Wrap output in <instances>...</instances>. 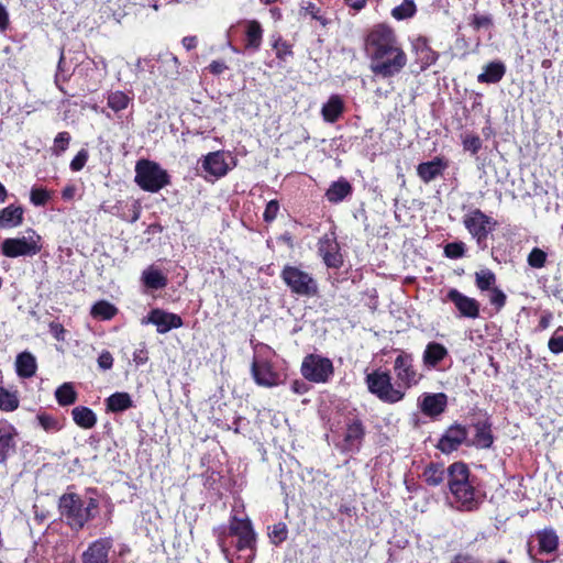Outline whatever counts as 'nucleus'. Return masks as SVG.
Masks as SVG:
<instances>
[{
  "mask_svg": "<svg viewBox=\"0 0 563 563\" xmlns=\"http://www.w3.org/2000/svg\"><path fill=\"white\" fill-rule=\"evenodd\" d=\"M423 478L430 486H439L448 478L450 492L459 510H475L481 503V494L470 477V470L462 462L451 464L448 470L443 464H430L423 472Z\"/></svg>",
  "mask_w": 563,
  "mask_h": 563,
  "instance_id": "nucleus-1",
  "label": "nucleus"
},
{
  "mask_svg": "<svg viewBox=\"0 0 563 563\" xmlns=\"http://www.w3.org/2000/svg\"><path fill=\"white\" fill-rule=\"evenodd\" d=\"M366 45L371 56V70L376 76L393 77L407 64V56L399 46L394 31L384 24L371 31Z\"/></svg>",
  "mask_w": 563,
  "mask_h": 563,
  "instance_id": "nucleus-2",
  "label": "nucleus"
},
{
  "mask_svg": "<svg viewBox=\"0 0 563 563\" xmlns=\"http://www.w3.org/2000/svg\"><path fill=\"white\" fill-rule=\"evenodd\" d=\"M99 503L96 498H82L75 493H66L59 497L58 509L62 519L75 531L81 530L98 512Z\"/></svg>",
  "mask_w": 563,
  "mask_h": 563,
  "instance_id": "nucleus-3",
  "label": "nucleus"
},
{
  "mask_svg": "<svg viewBox=\"0 0 563 563\" xmlns=\"http://www.w3.org/2000/svg\"><path fill=\"white\" fill-rule=\"evenodd\" d=\"M367 389L385 404H397L405 398V390L391 382L390 373L375 369L365 377Z\"/></svg>",
  "mask_w": 563,
  "mask_h": 563,
  "instance_id": "nucleus-4",
  "label": "nucleus"
},
{
  "mask_svg": "<svg viewBox=\"0 0 563 563\" xmlns=\"http://www.w3.org/2000/svg\"><path fill=\"white\" fill-rule=\"evenodd\" d=\"M280 278L299 297L311 298L318 294L319 287L313 276L298 266L285 265Z\"/></svg>",
  "mask_w": 563,
  "mask_h": 563,
  "instance_id": "nucleus-5",
  "label": "nucleus"
},
{
  "mask_svg": "<svg viewBox=\"0 0 563 563\" xmlns=\"http://www.w3.org/2000/svg\"><path fill=\"white\" fill-rule=\"evenodd\" d=\"M135 183L145 191L157 192L169 183V176L157 163L142 159L135 166Z\"/></svg>",
  "mask_w": 563,
  "mask_h": 563,
  "instance_id": "nucleus-6",
  "label": "nucleus"
},
{
  "mask_svg": "<svg viewBox=\"0 0 563 563\" xmlns=\"http://www.w3.org/2000/svg\"><path fill=\"white\" fill-rule=\"evenodd\" d=\"M394 373L396 385L405 393L417 386L422 379V374L415 366V358L411 353L400 351L394 361Z\"/></svg>",
  "mask_w": 563,
  "mask_h": 563,
  "instance_id": "nucleus-7",
  "label": "nucleus"
},
{
  "mask_svg": "<svg viewBox=\"0 0 563 563\" xmlns=\"http://www.w3.org/2000/svg\"><path fill=\"white\" fill-rule=\"evenodd\" d=\"M463 224L478 246H482L495 229L496 221L482 210L472 209L463 216Z\"/></svg>",
  "mask_w": 563,
  "mask_h": 563,
  "instance_id": "nucleus-8",
  "label": "nucleus"
},
{
  "mask_svg": "<svg viewBox=\"0 0 563 563\" xmlns=\"http://www.w3.org/2000/svg\"><path fill=\"white\" fill-rule=\"evenodd\" d=\"M302 376L313 383H327L333 375V364L318 354L307 355L301 364Z\"/></svg>",
  "mask_w": 563,
  "mask_h": 563,
  "instance_id": "nucleus-9",
  "label": "nucleus"
},
{
  "mask_svg": "<svg viewBox=\"0 0 563 563\" xmlns=\"http://www.w3.org/2000/svg\"><path fill=\"white\" fill-rule=\"evenodd\" d=\"M40 236L34 231L27 236L8 238L1 244L2 254L7 257L32 256L40 251Z\"/></svg>",
  "mask_w": 563,
  "mask_h": 563,
  "instance_id": "nucleus-10",
  "label": "nucleus"
},
{
  "mask_svg": "<svg viewBox=\"0 0 563 563\" xmlns=\"http://www.w3.org/2000/svg\"><path fill=\"white\" fill-rule=\"evenodd\" d=\"M318 252L328 267L339 268L342 266L343 257L334 232L327 233L319 240Z\"/></svg>",
  "mask_w": 563,
  "mask_h": 563,
  "instance_id": "nucleus-11",
  "label": "nucleus"
},
{
  "mask_svg": "<svg viewBox=\"0 0 563 563\" xmlns=\"http://www.w3.org/2000/svg\"><path fill=\"white\" fill-rule=\"evenodd\" d=\"M141 323L156 325V330L161 334L167 333L172 329H178L184 324L180 316L158 308L152 309L147 317L142 319Z\"/></svg>",
  "mask_w": 563,
  "mask_h": 563,
  "instance_id": "nucleus-12",
  "label": "nucleus"
},
{
  "mask_svg": "<svg viewBox=\"0 0 563 563\" xmlns=\"http://www.w3.org/2000/svg\"><path fill=\"white\" fill-rule=\"evenodd\" d=\"M228 159L232 162V157H230L225 152H211L203 157L201 167L209 176L218 179L225 176L231 169Z\"/></svg>",
  "mask_w": 563,
  "mask_h": 563,
  "instance_id": "nucleus-13",
  "label": "nucleus"
},
{
  "mask_svg": "<svg viewBox=\"0 0 563 563\" xmlns=\"http://www.w3.org/2000/svg\"><path fill=\"white\" fill-rule=\"evenodd\" d=\"M365 437V428L362 421L353 418L346 422V429L341 450L345 453H357Z\"/></svg>",
  "mask_w": 563,
  "mask_h": 563,
  "instance_id": "nucleus-14",
  "label": "nucleus"
},
{
  "mask_svg": "<svg viewBox=\"0 0 563 563\" xmlns=\"http://www.w3.org/2000/svg\"><path fill=\"white\" fill-rule=\"evenodd\" d=\"M251 373L253 379L258 386L263 387H274L279 384V374L274 371L272 364L265 360L254 358Z\"/></svg>",
  "mask_w": 563,
  "mask_h": 563,
  "instance_id": "nucleus-15",
  "label": "nucleus"
},
{
  "mask_svg": "<svg viewBox=\"0 0 563 563\" xmlns=\"http://www.w3.org/2000/svg\"><path fill=\"white\" fill-rule=\"evenodd\" d=\"M446 298L454 303L461 317L476 319L479 316V303L476 299L467 297L455 288L448 291Z\"/></svg>",
  "mask_w": 563,
  "mask_h": 563,
  "instance_id": "nucleus-16",
  "label": "nucleus"
},
{
  "mask_svg": "<svg viewBox=\"0 0 563 563\" xmlns=\"http://www.w3.org/2000/svg\"><path fill=\"white\" fill-rule=\"evenodd\" d=\"M467 430L461 424L451 426L445 433L441 437L438 443V449L449 454L455 450L466 440Z\"/></svg>",
  "mask_w": 563,
  "mask_h": 563,
  "instance_id": "nucleus-17",
  "label": "nucleus"
},
{
  "mask_svg": "<svg viewBox=\"0 0 563 563\" xmlns=\"http://www.w3.org/2000/svg\"><path fill=\"white\" fill-rule=\"evenodd\" d=\"M111 538L96 540L82 554V563H109V551L112 548Z\"/></svg>",
  "mask_w": 563,
  "mask_h": 563,
  "instance_id": "nucleus-18",
  "label": "nucleus"
},
{
  "mask_svg": "<svg viewBox=\"0 0 563 563\" xmlns=\"http://www.w3.org/2000/svg\"><path fill=\"white\" fill-rule=\"evenodd\" d=\"M446 399V395L442 393H426L419 398V408L423 415L428 417H437L445 410Z\"/></svg>",
  "mask_w": 563,
  "mask_h": 563,
  "instance_id": "nucleus-19",
  "label": "nucleus"
},
{
  "mask_svg": "<svg viewBox=\"0 0 563 563\" xmlns=\"http://www.w3.org/2000/svg\"><path fill=\"white\" fill-rule=\"evenodd\" d=\"M18 432L10 423L0 424V463H4L7 459L15 452V438Z\"/></svg>",
  "mask_w": 563,
  "mask_h": 563,
  "instance_id": "nucleus-20",
  "label": "nucleus"
},
{
  "mask_svg": "<svg viewBox=\"0 0 563 563\" xmlns=\"http://www.w3.org/2000/svg\"><path fill=\"white\" fill-rule=\"evenodd\" d=\"M449 355L448 349L439 342H429L422 353L423 366L428 369L438 368L439 364Z\"/></svg>",
  "mask_w": 563,
  "mask_h": 563,
  "instance_id": "nucleus-21",
  "label": "nucleus"
},
{
  "mask_svg": "<svg viewBox=\"0 0 563 563\" xmlns=\"http://www.w3.org/2000/svg\"><path fill=\"white\" fill-rule=\"evenodd\" d=\"M353 188L351 184L343 177L333 181L325 191V198L331 203H340L346 197L351 196Z\"/></svg>",
  "mask_w": 563,
  "mask_h": 563,
  "instance_id": "nucleus-22",
  "label": "nucleus"
},
{
  "mask_svg": "<svg viewBox=\"0 0 563 563\" xmlns=\"http://www.w3.org/2000/svg\"><path fill=\"white\" fill-rule=\"evenodd\" d=\"M506 73V66L503 62H490L484 66L483 73L477 76V81L481 84H497Z\"/></svg>",
  "mask_w": 563,
  "mask_h": 563,
  "instance_id": "nucleus-23",
  "label": "nucleus"
},
{
  "mask_svg": "<svg viewBox=\"0 0 563 563\" xmlns=\"http://www.w3.org/2000/svg\"><path fill=\"white\" fill-rule=\"evenodd\" d=\"M473 427L475 429V435L472 444L481 449L490 448L494 442V438L490 430L492 426L488 420H478L473 424Z\"/></svg>",
  "mask_w": 563,
  "mask_h": 563,
  "instance_id": "nucleus-24",
  "label": "nucleus"
},
{
  "mask_svg": "<svg viewBox=\"0 0 563 563\" xmlns=\"http://www.w3.org/2000/svg\"><path fill=\"white\" fill-rule=\"evenodd\" d=\"M445 164L440 158H434L429 162H424L418 165L417 173L418 176L424 181L430 183L434 180L437 177L442 175L445 169Z\"/></svg>",
  "mask_w": 563,
  "mask_h": 563,
  "instance_id": "nucleus-25",
  "label": "nucleus"
},
{
  "mask_svg": "<svg viewBox=\"0 0 563 563\" xmlns=\"http://www.w3.org/2000/svg\"><path fill=\"white\" fill-rule=\"evenodd\" d=\"M23 208L10 205L0 210V228L12 229L19 227L23 222Z\"/></svg>",
  "mask_w": 563,
  "mask_h": 563,
  "instance_id": "nucleus-26",
  "label": "nucleus"
},
{
  "mask_svg": "<svg viewBox=\"0 0 563 563\" xmlns=\"http://www.w3.org/2000/svg\"><path fill=\"white\" fill-rule=\"evenodd\" d=\"M37 368L36 358L30 352H22L16 356L15 369L18 376L30 378L35 375Z\"/></svg>",
  "mask_w": 563,
  "mask_h": 563,
  "instance_id": "nucleus-27",
  "label": "nucleus"
},
{
  "mask_svg": "<svg viewBox=\"0 0 563 563\" xmlns=\"http://www.w3.org/2000/svg\"><path fill=\"white\" fill-rule=\"evenodd\" d=\"M245 48L254 52L258 51L263 38V29L260 22L255 20L245 21Z\"/></svg>",
  "mask_w": 563,
  "mask_h": 563,
  "instance_id": "nucleus-28",
  "label": "nucleus"
},
{
  "mask_svg": "<svg viewBox=\"0 0 563 563\" xmlns=\"http://www.w3.org/2000/svg\"><path fill=\"white\" fill-rule=\"evenodd\" d=\"M141 280L148 289L158 290L167 285V278L153 265L143 271Z\"/></svg>",
  "mask_w": 563,
  "mask_h": 563,
  "instance_id": "nucleus-29",
  "label": "nucleus"
},
{
  "mask_svg": "<svg viewBox=\"0 0 563 563\" xmlns=\"http://www.w3.org/2000/svg\"><path fill=\"white\" fill-rule=\"evenodd\" d=\"M106 407L111 412H123L134 407V404L128 393L117 391L106 399Z\"/></svg>",
  "mask_w": 563,
  "mask_h": 563,
  "instance_id": "nucleus-30",
  "label": "nucleus"
},
{
  "mask_svg": "<svg viewBox=\"0 0 563 563\" xmlns=\"http://www.w3.org/2000/svg\"><path fill=\"white\" fill-rule=\"evenodd\" d=\"M538 547L540 553L550 554L558 550L559 537L553 529H544L537 532Z\"/></svg>",
  "mask_w": 563,
  "mask_h": 563,
  "instance_id": "nucleus-31",
  "label": "nucleus"
},
{
  "mask_svg": "<svg viewBox=\"0 0 563 563\" xmlns=\"http://www.w3.org/2000/svg\"><path fill=\"white\" fill-rule=\"evenodd\" d=\"M344 109L343 100L338 95H332L323 104L321 114L324 121L333 123L342 114Z\"/></svg>",
  "mask_w": 563,
  "mask_h": 563,
  "instance_id": "nucleus-32",
  "label": "nucleus"
},
{
  "mask_svg": "<svg viewBox=\"0 0 563 563\" xmlns=\"http://www.w3.org/2000/svg\"><path fill=\"white\" fill-rule=\"evenodd\" d=\"M413 47L422 70L437 62L438 54L428 46L424 38H418Z\"/></svg>",
  "mask_w": 563,
  "mask_h": 563,
  "instance_id": "nucleus-33",
  "label": "nucleus"
},
{
  "mask_svg": "<svg viewBox=\"0 0 563 563\" xmlns=\"http://www.w3.org/2000/svg\"><path fill=\"white\" fill-rule=\"evenodd\" d=\"M74 422L82 429H91L97 423L96 413L88 407L78 406L71 410Z\"/></svg>",
  "mask_w": 563,
  "mask_h": 563,
  "instance_id": "nucleus-34",
  "label": "nucleus"
},
{
  "mask_svg": "<svg viewBox=\"0 0 563 563\" xmlns=\"http://www.w3.org/2000/svg\"><path fill=\"white\" fill-rule=\"evenodd\" d=\"M55 398L58 405L65 407L73 405L77 400V393L71 383H64L56 389Z\"/></svg>",
  "mask_w": 563,
  "mask_h": 563,
  "instance_id": "nucleus-35",
  "label": "nucleus"
},
{
  "mask_svg": "<svg viewBox=\"0 0 563 563\" xmlns=\"http://www.w3.org/2000/svg\"><path fill=\"white\" fill-rule=\"evenodd\" d=\"M130 102L131 98L120 90L110 91L107 97L108 107L117 113L126 109Z\"/></svg>",
  "mask_w": 563,
  "mask_h": 563,
  "instance_id": "nucleus-36",
  "label": "nucleus"
},
{
  "mask_svg": "<svg viewBox=\"0 0 563 563\" xmlns=\"http://www.w3.org/2000/svg\"><path fill=\"white\" fill-rule=\"evenodd\" d=\"M117 312L118 309L106 300L96 302L91 308L92 317L99 318L101 320H110L117 314Z\"/></svg>",
  "mask_w": 563,
  "mask_h": 563,
  "instance_id": "nucleus-37",
  "label": "nucleus"
},
{
  "mask_svg": "<svg viewBox=\"0 0 563 563\" xmlns=\"http://www.w3.org/2000/svg\"><path fill=\"white\" fill-rule=\"evenodd\" d=\"M19 398L15 391H10L4 387H0V409L11 412L19 407Z\"/></svg>",
  "mask_w": 563,
  "mask_h": 563,
  "instance_id": "nucleus-38",
  "label": "nucleus"
},
{
  "mask_svg": "<svg viewBox=\"0 0 563 563\" xmlns=\"http://www.w3.org/2000/svg\"><path fill=\"white\" fill-rule=\"evenodd\" d=\"M475 283L479 290H490L495 288L496 276L490 269H482L475 273Z\"/></svg>",
  "mask_w": 563,
  "mask_h": 563,
  "instance_id": "nucleus-39",
  "label": "nucleus"
},
{
  "mask_svg": "<svg viewBox=\"0 0 563 563\" xmlns=\"http://www.w3.org/2000/svg\"><path fill=\"white\" fill-rule=\"evenodd\" d=\"M417 8L413 0H404L399 5L393 9L391 15L400 21L413 16Z\"/></svg>",
  "mask_w": 563,
  "mask_h": 563,
  "instance_id": "nucleus-40",
  "label": "nucleus"
},
{
  "mask_svg": "<svg viewBox=\"0 0 563 563\" xmlns=\"http://www.w3.org/2000/svg\"><path fill=\"white\" fill-rule=\"evenodd\" d=\"M272 46L276 53V57L283 62H286L288 57L292 56L290 44L284 41L279 35L274 37Z\"/></svg>",
  "mask_w": 563,
  "mask_h": 563,
  "instance_id": "nucleus-41",
  "label": "nucleus"
},
{
  "mask_svg": "<svg viewBox=\"0 0 563 563\" xmlns=\"http://www.w3.org/2000/svg\"><path fill=\"white\" fill-rule=\"evenodd\" d=\"M52 192L43 187H32L30 200L35 207H43L51 199Z\"/></svg>",
  "mask_w": 563,
  "mask_h": 563,
  "instance_id": "nucleus-42",
  "label": "nucleus"
},
{
  "mask_svg": "<svg viewBox=\"0 0 563 563\" xmlns=\"http://www.w3.org/2000/svg\"><path fill=\"white\" fill-rule=\"evenodd\" d=\"M70 134L66 131L59 132L55 139L54 144L52 146V153L56 156L62 155L67 148L70 143Z\"/></svg>",
  "mask_w": 563,
  "mask_h": 563,
  "instance_id": "nucleus-43",
  "label": "nucleus"
},
{
  "mask_svg": "<svg viewBox=\"0 0 563 563\" xmlns=\"http://www.w3.org/2000/svg\"><path fill=\"white\" fill-rule=\"evenodd\" d=\"M466 245L462 241L451 242L444 246V255L452 260H457L464 256Z\"/></svg>",
  "mask_w": 563,
  "mask_h": 563,
  "instance_id": "nucleus-44",
  "label": "nucleus"
},
{
  "mask_svg": "<svg viewBox=\"0 0 563 563\" xmlns=\"http://www.w3.org/2000/svg\"><path fill=\"white\" fill-rule=\"evenodd\" d=\"M547 257L548 255L543 250L533 247L527 257V262L532 268H542L545 265Z\"/></svg>",
  "mask_w": 563,
  "mask_h": 563,
  "instance_id": "nucleus-45",
  "label": "nucleus"
},
{
  "mask_svg": "<svg viewBox=\"0 0 563 563\" xmlns=\"http://www.w3.org/2000/svg\"><path fill=\"white\" fill-rule=\"evenodd\" d=\"M36 419L46 432H56L60 429L58 420L51 415L40 413Z\"/></svg>",
  "mask_w": 563,
  "mask_h": 563,
  "instance_id": "nucleus-46",
  "label": "nucleus"
},
{
  "mask_svg": "<svg viewBox=\"0 0 563 563\" xmlns=\"http://www.w3.org/2000/svg\"><path fill=\"white\" fill-rule=\"evenodd\" d=\"M462 143L464 150L471 152L473 155L477 154L482 148V140L474 134L464 135Z\"/></svg>",
  "mask_w": 563,
  "mask_h": 563,
  "instance_id": "nucleus-47",
  "label": "nucleus"
},
{
  "mask_svg": "<svg viewBox=\"0 0 563 563\" xmlns=\"http://www.w3.org/2000/svg\"><path fill=\"white\" fill-rule=\"evenodd\" d=\"M470 24L475 31H478L481 29H487V27L492 26L493 20H492V16L488 14H486V15L473 14L471 16Z\"/></svg>",
  "mask_w": 563,
  "mask_h": 563,
  "instance_id": "nucleus-48",
  "label": "nucleus"
},
{
  "mask_svg": "<svg viewBox=\"0 0 563 563\" xmlns=\"http://www.w3.org/2000/svg\"><path fill=\"white\" fill-rule=\"evenodd\" d=\"M278 212L279 202L275 199L268 201L263 213L264 221L267 223L273 222L277 218Z\"/></svg>",
  "mask_w": 563,
  "mask_h": 563,
  "instance_id": "nucleus-49",
  "label": "nucleus"
},
{
  "mask_svg": "<svg viewBox=\"0 0 563 563\" xmlns=\"http://www.w3.org/2000/svg\"><path fill=\"white\" fill-rule=\"evenodd\" d=\"M489 302L495 306L496 310H500L506 303V295L499 288L489 290Z\"/></svg>",
  "mask_w": 563,
  "mask_h": 563,
  "instance_id": "nucleus-50",
  "label": "nucleus"
},
{
  "mask_svg": "<svg viewBox=\"0 0 563 563\" xmlns=\"http://www.w3.org/2000/svg\"><path fill=\"white\" fill-rule=\"evenodd\" d=\"M301 11L305 14L311 15L312 19L319 21L322 25L328 23L327 19L319 14L320 9L312 2H307L305 5H302Z\"/></svg>",
  "mask_w": 563,
  "mask_h": 563,
  "instance_id": "nucleus-51",
  "label": "nucleus"
},
{
  "mask_svg": "<svg viewBox=\"0 0 563 563\" xmlns=\"http://www.w3.org/2000/svg\"><path fill=\"white\" fill-rule=\"evenodd\" d=\"M271 539L275 544H279L287 538V528L284 523H277L273 527V530L269 534Z\"/></svg>",
  "mask_w": 563,
  "mask_h": 563,
  "instance_id": "nucleus-52",
  "label": "nucleus"
},
{
  "mask_svg": "<svg viewBox=\"0 0 563 563\" xmlns=\"http://www.w3.org/2000/svg\"><path fill=\"white\" fill-rule=\"evenodd\" d=\"M88 159V152L86 150H80L77 155L70 162V169L73 172H79L84 168Z\"/></svg>",
  "mask_w": 563,
  "mask_h": 563,
  "instance_id": "nucleus-53",
  "label": "nucleus"
},
{
  "mask_svg": "<svg viewBox=\"0 0 563 563\" xmlns=\"http://www.w3.org/2000/svg\"><path fill=\"white\" fill-rule=\"evenodd\" d=\"M548 346L552 353L563 352V334L555 332L549 340Z\"/></svg>",
  "mask_w": 563,
  "mask_h": 563,
  "instance_id": "nucleus-54",
  "label": "nucleus"
},
{
  "mask_svg": "<svg viewBox=\"0 0 563 563\" xmlns=\"http://www.w3.org/2000/svg\"><path fill=\"white\" fill-rule=\"evenodd\" d=\"M98 365L103 371L110 369L113 366V357L111 353L103 351L98 357Z\"/></svg>",
  "mask_w": 563,
  "mask_h": 563,
  "instance_id": "nucleus-55",
  "label": "nucleus"
},
{
  "mask_svg": "<svg viewBox=\"0 0 563 563\" xmlns=\"http://www.w3.org/2000/svg\"><path fill=\"white\" fill-rule=\"evenodd\" d=\"M162 64L164 66H166L168 69H170V76H175L178 74V66H179V63H178V59L176 56L174 55H168L166 56L163 60H162Z\"/></svg>",
  "mask_w": 563,
  "mask_h": 563,
  "instance_id": "nucleus-56",
  "label": "nucleus"
},
{
  "mask_svg": "<svg viewBox=\"0 0 563 563\" xmlns=\"http://www.w3.org/2000/svg\"><path fill=\"white\" fill-rule=\"evenodd\" d=\"M49 333L57 340V341H64L65 340V329L60 323L57 322H51L49 325Z\"/></svg>",
  "mask_w": 563,
  "mask_h": 563,
  "instance_id": "nucleus-57",
  "label": "nucleus"
},
{
  "mask_svg": "<svg viewBox=\"0 0 563 563\" xmlns=\"http://www.w3.org/2000/svg\"><path fill=\"white\" fill-rule=\"evenodd\" d=\"M227 65L222 60H213L210 65H209V70L210 73L214 74V75H220L222 74L225 69H227Z\"/></svg>",
  "mask_w": 563,
  "mask_h": 563,
  "instance_id": "nucleus-58",
  "label": "nucleus"
},
{
  "mask_svg": "<svg viewBox=\"0 0 563 563\" xmlns=\"http://www.w3.org/2000/svg\"><path fill=\"white\" fill-rule=\"evenodd\" d=\"M76 191H77V188L75 185H67L63 190H62V198L66 201H69L71 199H74L75 195H76Z\"/></svg>",
  "mask_w": 563,
  "mask_h": 563,
  "instance_id": "nucleus-59",
  "label": "nucleus"
},
{
  "mask_svg": "<svg viewBox=\"0 0 563 563\" xmlns=\"http://www.w3.org/2000/svg\"><path fill=\"white\" fill-rule=\"evenodd\" d=\"M291 390L295 393V394H299V395H302L305 393H307L308 390V386L305 382L302 380H294L291 383Z\"/></svg>",
  "mask_w": 563,
  "mask_h": 563,
  "instance_id": "nucleus-60",
  "label": "nucleus"
},
{
  "mask_svg": "<svg viewBox=\"0 0 563 563\" xmlns=\"http://www.w3.org/2000/svg\"><path fill=\"white\" fill-rule=\"evenodd\" d=\"M9 24V14L4 5L0 3V31H4Z\"/></svg>",
  "mask_w": 563,
  "mask_h": 563,
  "instance_id": "nucleus-61",
  "label": "nucleus"
},
{
  "mask_svg": "<svg viewBox=\"0 0 563 563\" xmlns=\"http://www.w3.org/2000/svg\"><path fill=\"white\" fill-rule=\"evenodd\" d=\"M181 43L187 51H190L197 46L198 41L196 36H185Z\"/></svg>",
  "mask_w": 563,
  "mask_h": 563,
  "instance_id": "nucleus-62",
  "label": "nucleus"
},
{
  "mask_svg": "<svg viewBox=\"0 0 563 563\" xmlns=\"http://www.w3.org/2000/svg\"><path fill=\"white\" fill-rule=\"evenodd\" d=\"M345 3L352 9L358 11L363 9L367 2V0H344Z\"/></svg>",
  "mask_w": 563,
  "mask_h": 563,
  "instance_id": "nucleus-63",
  "label": "nucleus"
},
{
  "mask_svg": "<svg viewBox=\"0 0 563 563\" xmlns=\"http://www.w3.org/2000/svg\"><path fill=\"white\" fill-rule=\"evenodd\" d=\"M133 360L137 365H142L146 363L147 356L145 355L143 350H140L134 352Z\"/></svg>",
  "mask_w": 563,
  "mask_h": 563,
  "instance_id": "nucleus-64",
  "label": "nucleus"
}]
</instances>
